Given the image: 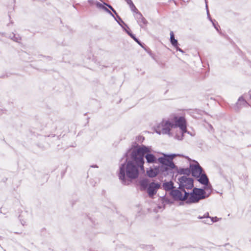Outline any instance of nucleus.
I'll use <instances>...</instances> for the list:
<instances>
[{
	"instance_id": "9d476101",
	"label": "nucleus",
	"mask_w": 251,
	"mask_h": 251,
	"mask_svg": "<svg viewBox=\"0 0 251 251\" xmlns=\"http://www.w3.org/2000/svg\"><path fill=\"white\" fill-rule=\"evenodd\" d=\"M161 187V184L159 182L152 181L148 186L147 191L150 198H153L156 194L157 190Z\"/></svg>"
},
{
	"instance_id": "c756f323",
	"label": "nucleus",
	"mask_w": 251,
	"mask_h": 251,
	"mask_svg": "<svg viewBox=\"0 0 251 251\" xmlns=\"http://www.w3.org/2000/svg\"><path fill=\"white\" fill-rule=\"evenodd\" d=\"M213 24V25L214 26L215 28L218 31L219 29H218V27L216 25L215 23V21H213V20L212 21H211Z\"/></svg>"
},
{
	"instance_id": "79ce46f5",
	"label": "nucleus",
	"mask_w": 251,
	"mask_h": 251,
	"mask_svg": "<svg viewBox=\"0 0 251 251\" xmlns=\"http://www.w3.org/2000/svg\"><path fill=\"white\" fill-rule=\"evenodd\" d=\"M141 209H140V208H139V211H138V212H139H139H140V210H141Z\"/></svg>"
},
{
	"instance_id": "393cba45",
	"label": "nucleus",
	"mask_w": 251,
	"mask_h": 251,
	"mask_svg": "<svg viewBox=\"0 0 251 251\" xmlns=\"http://www.w3.org/2000/svg\"><path fill=\"white\" fill-rule=\"evenodd\" d=\"M102 4L104 6H106L107 7H108L111 11H112L114 9L113 7L108 3L103 2V3Z\"/></svg>"
},
{
	"instance_id": "423d86ee",
	"label": "nucleus",
	"mask_w": 251,
	"mask_h": 251,
	"mask_svg": "<svg viewBox=\"0 0 251 251\" xmlns=\"http://www.w3.org/2000/svg\"><path fill=\"white\" fill-rule=\"evenodd\" d=\"M144 158L146 159L147 162L149 164L156 163L157 160L155 156L151 153V147L142 145V172L144 171Z\"/></svg>"
},
{
	"instance_id": "2f4dec72",
	"label": "nucleus",
	"mask_w": 251,
	"mask_h": 251,
	"mask_svg": "<svg viewBox=\"0 0 251 251\" xmlns=\"http://www.w3.org/2000/svg\"><path fill=\"white\" fill-rule=\"evenodd\" d=\"M88 2L90 4H93L94 2V0H88Z\"/></svg>"
},
{
	"instance_id": "f704fd0d",
	"label": "nucleus",
	"mask_w": 251,
	"mask_h": 251,
	"mask_svg": "<svg viewBox=\"0 0 251 251\" xmlns=\"http://www.w3.org/2000/svg\"><path fill=\"white\" fill-rule=\"evenodd\" d=\"M248 94L250 96V98L251 99V90L248 92Z\"/></svg>"
},
{
	"instance_id": "4c0bfd02",
	"label": "nucleus",
	"mask_w": 251,
	"mask_h": 251,
	"mask_svg": "<svg viewBox=\"0 0 251 251\" xmlns=\"http://www.w3.org/2000/svg\"><path fill=\"white\" fill-rule=\"evenodd\" d=\"M21 223H22V224L23 225H25V222H21Z\"/></svg>"
},
{
	"instance_id": "dca6fc26",
	"label": "nucleus",
	"mask_w": 251,
	"mask_h": 251,
	"mask_svg": "<svg viewBox=\"0 0 251 251\" xmlns=\"http://www.w3.org/2000/svg\"><path fill=\"white\" fill-rule=\"evenodd\" d=\"M249 105H250L249 103L245 100L243 96L239 97L236 103V106L238 109Z\"/></svg>"
},
{
	"instance_id": "7ed1b4c3",
	"label": "nucleus",
	"mask_w": 251,
	"mask_h": 251,
	"mask_svg": "<svg viewBox=\"0 0 251 251\" xmlns=\"http://www.w3.org/2000/svg\"><path fill=\"white\" fill-rule=\"evenodd\" d=\"M188 196L187 198L186 203H196L200 201L203 200L209 196L206 195V192L203 189L195 187L190 193L188 192Z\"/></svg>"
},
{
	"instance_id": "b1692460",
	"label": "nucleus",
	"mask_w": 251,
	"mask_h": 251,
	"mask_svg": "<svg viewBox=\"0 0 251 251\" xmlns=\"http://www.w3.org/2000/svg\"><path fill=\"white\" fill-rule=\"evenodd\" d=\"M135 185L138 191H141V178L138 180Z\"/></svg>"
},
{
	"instance_id": "f03ea898",
	"label": "nucleus",
	"mask_w": 251,
	"mask_h": 251,
	"mask_svg": "<svg viewBox=\"0 0 251 251\" xmlns=\"http://www.w3.org/2000/svg\"><path fill=\"white\" fill-rule=\"evenodd\" d=\"M163 156L157 159V161L161 164L158 166L159 174L164 176L171 175L173 174V169H177V167L173 162V159L177 156H180L179 154H166L163 153Z\"/></svg>"
},
{
	"instance_id": "1a4fd4ad",
	"label": "nucleus",
	"mask_w": 251,
	"mask_h": 251,
	"mask_svg": "<svg viewBox=\"0 0 251 251\" xmlns=\"http://www.w3.org/2000/svg\"><path fill=\"white\" fill-rule=\"evenodd\" d=\"M182 192L180 189H174L170 191V195L175 201H185L186 203L187 198L188 196V192H183L184 194L183 195Z\"/></svg>"
},
{
	"instance_id": "37998d69",
	"label": "nucleus",
	"mask_w": 251,
	"mask_h": 251,
	"mask_svg": "<svg viewBox=\"0 0 251 251\" xmlns=\"http://www.w3.org/2000/svg\"><path fill=\"white\" fill-rule=\"evenodd\" d=\"M139 206V205H136V207H138Z\"/></svg>"
},
{
	"instance_id": "c85d7f7f",
	"label": "nucleus",
	"mask_w": 251,
	"mask_h": 251,
	"mask_svg": "<svg viewBox=\"0 0 251 251\" xmlns=\"http://www.w3.org/2000/svg\"><path fill=\"white\" fill-rule=\"evenodd\" d=\"M175 49L176 50L179 51L181 52L184 53V51L181 49L180 48H179L178 45H177V46L175 47Z\"/></svg>"
},
{
	"instance_id": "412c9836",
	"label": "nucleus",
	"mask_w": 251,
	"mask_h": 251,
	"mask_svg": "<svg viewBox=\"0 0 251 251\" xmlns=\"http://www.w3.org/2000/svg\"><path fill=\"white\" fill-rule=\"evenodd\" d=\"M9 38L14 42L17 43H20L21 40V37L19 36V35L16 36L14 33H12V35H10Z\"/></svg>"
},
{
	"instance_id": "aec40b11",
	"label": "nucleus",
	"mask_w": 251,
	"mask_h": 251,
	"mask_svg": "<svg viewBox=\"0 0 251 251\" xmlns=\"http://www.w3.org/2000/svg\"><path fill=\"white\" fill-rule=\"evenodd\" d=\"M177 170V172L180 175H186L189 176L191 174L190 169L189 168H180Z\"/></svg>"
},
{
	"instance_id": "f8f14e48",
	"label": "nucleus",
	"mask_w": 251,
	"mask_h": 251,
	"mask_svg": "<svg viewBox=\"0 0 251 251\" xmlns=\"http://www.w3.org/2000/svg\"><path fill=\"white\" fill-rule=\"evenodd\" d=\"M131 10L134 13V17L137 19V21L139 24V25L141 27V21L140 20V17L138 16H141V13L137 8L135 7L134 3L132 2L129 5Z\"/></svg>"
},
{
	"instance_id": "9b49d317",
	"label": "nucleus",
	"mask_w": 251,
	"mask_h": 251,
	"mask_svg": "<svg viewBox=\"0 0 251 251\" xmlns=\"http://www.w3.org/2000/svg\"><path fill=\"white\" fill-rule=\"evenodd\" d=\"M190 168L192 175L196 177H199L200 176L203 171L202 168L201 167L198 162H196V164L191 165Z\"/></svg>"
},
{
	"instance_id": "f257e3e1",
	"label": "nucleus",
	"mask_w": 251,
	"mask_h": 251,
	"mask_svg": "<svg viewBox=\"0 0 251 251\" xmlns=\"http://www.w3.org/2000/svg\"><path fill=\"white\" fill-rule=\"evenodd\" d=\"M125 161L122 163L117 176L123 185H130L139 177L141 170V146L134 143L131 148L125 154Z\"/></svg>"
},
{
	"instance_id": "2eb2a0df",
	"label": "nucleus",
	"mask_w": 251,
	"mask_h": 251,
	"mask_svg": "<svg viewBox=\"0 0 251 251\" xmlns=\"http://www.w3.org/2000/svg\"><path fill=\"white\" fill-rule=\"evenodd\" d=\"M159 174L158 166H154L153 168H150L147 171V175L149 177H154Z\"/></svg>"
},
{
	"instance_id": "e433bc0d",
	"label": "nucleus",
	"mask_w": 251,
	"mask_h": 251,
	"mask_svg": "<svg viewBox=\"0 0 251 251\" xmlns=\"http://www.w3.org/2000/svg\"><path fill=\"white\" fill-rule=\"evenodd\" d=\"M142 188H143L144 187V181L142 180Z\"/></svg>"
},
{
	"instance_id": "0eeeda50",
	"label": "nucleus",
	"mask_w": 251,
	"mask_h": 251,
	"mask_svg": "<svg viewBox=\"0 0 251 251\" xmlns=\"http://www.w3.org/2000/svg\"><path fill=\"white\" fill-rule=\"evenodd\" d=\"M179 187L182 192H186L185 189H191L194 187V180L192 178L182 176L178 178Z\"/></svg>"
},
{
	"instance_id": "ea45409f",
	"label": "nucleus",
	"mask_w": 251,
	"mask_h": 251,
	"mask_svg": "<svg viewBox=\"0 0 251 251\" xmlns=\"http://www.w3.org/2000/svg\"><path fill=\"white\" fill-rule=\"evenodd\" d=\"M0 34H1L2 35H4V33H3L0 32Z\"/></svg>"
},
{
	"instance_id": "a19ab883",
	"label": "nucleus",
	"mask_w": 251,
	"mask_h": 251,
	"mask_svg": "<svg viewBox=\"0 0 251 251\" xmlns=\"http://www.w3.org/2000/svg\"><path fill=\"white\" fill-rule=\"evenodd\" d=\"M142 142L143 141V140H144V138L142 136Z\"/></svg>"
},
{
	"instance_id": "58836bf2",
	"label": "nucleus",
	"mask_w": 251,
	"mask_h": 251,
	"mask_svg": "<svg viewBox=\"0 0 251 251\" xmlns=\"http://www.w3.org/2000/svg\"><path fill=\"white\" fill-rule=\"evenodd\" d=\"M138 139H139L140 138H141V136L140 135H139L138 137H137Z\"/></svg>"
},
{
	"instance_id": "a878e982",
	"label": "nucleus",
	"mask_w": 251,
	"mask_h": 251,
	"mask_svg": "<svg viewBox=\"0 0 251 251\" xmlns=\"http://www.w3.org/2000/svg\"><path fill=\"white\" fill-rule=\"evenodd\" d=\"M205 2H206V10H207V16H208V18L209 19V20L210 21H212V19L210 18V14H209V11L208 10V7H207V2H206V1L205 0Z\"/></svg>"
},
{
	"instance_id": "5701e85b",
	"label": "nucleus",
	"mask_w": 251,
	"mask_h": 251,
	"mask_svg": "<svg viewBox=\"0 0 251 251\" xmlns=\"http://www.w3.org/2000/svg\"><path fill=\"white\" fill-rule=\"evenodd\" d=\"M142 28H143L145 30H147V28L146 27L147 25L148 24V21L142 16Z\"/></svg>"
},
{
	"instance_id": "20e7f679",
	"label": "nucleus",
	"mask_w": 251,
	"mask_h": 251,
	"mask_svg": "<svg viewBox=\"0 0 251 251\" xmlns=\"http://www.w3.org/2000/svg\"><path fill=\"white\" fill-rule=\"evenodd\" d=\"M173 122L170 120L163 119L155 127L156 133L158 134H167L169 136H173L172 133L171 132L173 128Z\"/></svg>"
},
{
	"instance_id": "4be33fe9",
	"label": "nucleus",
	"mask_w": 251,
	"mask_h": 251,
	"mask_svg": "<svg viewBox=\"0 0 251 251\" xmlns=\"http://www.w3.org/2000/svg\"><path fill=\"white\" fill-rule=\"evenodd\" d=\"M142 48H143L147 52V53L150 55V56L154 60L156 61V60L155 58L154 54L152 53L151 50L150 49H147L146 47H145L142 44Z\"/></svg>"
},
{
	"instance_id": "cd10ccee",
	"label": "nucleus",
	"mask_w": 251,
	"mask_h": 251,
	"mask_svg": "<svg viewBox=\"0 0 251 251\" xmlns=\"http://www.w3.org/2000/svg\"><path fill=\"white\" fill-rule=\"evenodd\" d=\"M176 134L175 136V138L177 140H178V139L177 138V135H180V132H179V128L178 129V130L177 129H176Z\"/></svg>"
},
{
	"instance_id": "7c9ffc66",
	"label": "nucleus",
	"mask_w": 251,
	"mask_h": 251,
	"mask_svg": "<svg viewBox=\"0 0 251 251\" xmlns=\"http://www.w3.org/2000/svg\"><path fill=\"white\" fill-rule=\"evenodd\" d=\"M125 0L127 2V3L128 5L130 4V3L133 2L131 0Z\"/></svg>"
},
{
	"instance_id": "4468645a",
	"label": "nucleus",
	"mask_w": 251,
	"mask_h": 251,
	"mask_svg": "<svg viewBox=\"0 0 251 251\" xmlns=\"http://www.w3.org/2000/svg\"><path fill=\"white\" fill-rule=\"evenodd\" d=\"M198 180L200 183L205 185L204 189H211V186H208L209 183V180L205 174H201L200 176H199Z\"/></svg>"
},
{
	"instance_id": "a211bd4d",
	"label": "nucleus",
	"mask_w": 251,
	"mask_h": 251,
	"mask_svg": "<svg viewBox=\"0 0 251 251\" xmlns=\"http://www.w3.org/2000/svg\"><path fill=\"white\" fill-rule=\"evenodd\" d=\"M124 30L132 39H133L136 43H137L138 45L141 46V41L137 38H136V36L132 33L129 27L128 28H127L125 27L124 28Z\"/></svg>"
},
{
	"instance_id": "c03bdc74",
	"label": "nucleus",
	"mask_w": 251,
	"mask_h": 251,
	"mask_svg": "<svg viewBox=\"0 0 251 251\" xmlns=\"http://www.w3.org/2000/svg\"><path fill=\"white\" fill-rule=\"evenodd\" d=\"M100 0V1H102V0Z\"/></svg>"
},
{
	"instance_id": "72a5a7b5",
	"label": "nucleus",
	"mask_w": 251,
	"mask_h": 251,
	"mask_svg": "<svg viewBox=\"0 0 251 251\" xmlns=\"http://www.w3.org/2000/svg\"><path fill=\"white\" fill-rule=\"evenodd\" d=\"M92 168H98V166L97 165H93L91 166Z\"/></svg>"
},
{
	"instance_id": "bb28decb",
	"label": "nucleus",
	"mask_w": 251,
	"mask_h": 251,
	"mask_svg": "<svg viewBox=\"0 0 251 251\" xmlns=\"http://www.w3.org/2000/svg\"><path fill=\"white\" fill-rule=\"evenodd\" d=\"M162 200L164 202H166L167 203H171V202L169 200V199H168L167 198H166L165 196H164L162 198Z\"/></svg>"
},
{
	"instance_id": "6ab92c4d",
	"label": "nucleus",
	"mask_w": 251,
	"mask_h": 251,
	"mask_svg": "<svg viewBox=\"0 0 251 251\" xmlns=\"http://www.w3.org/2000/svg\"><path fill=\"white\" fill-rule=\"evenodd\" d=\"M170 42L173 47H176L178 45L177 40L175 39V35L173 31L170 32Z\"/></svg>"
},
{
	"instance_id": "473e14b6",
	"label": "nucleus",
	"mask_w": 251,
	"mask_h": 251,
	"mask_svg": "<svg viewBox=\"0 0 251 251\" xmlns=\"http://www.w3.org/2000/svg\"><path fill=\"white\" fill-rule=\"evenodd\" d=\"M112 11L116 15V16L118 15L116 11L114 9Z\"/></svg>"
},
{
	"instance_id": "f3484780",
	"label": "nucleus",
	"mask_w": 251,
	"mask_h": 251,
	"mask_svg": "<svg viewBox=\"0 0 251 251\" xmlns=\"http://www.w3.org/2000/svg\"><path fill=\"white\" fill-rule=\"evenodd\" d=\"M162 187L166 191H172L174 189V182L172 181L165 182L162 184Z\"/></svg>"
},
{
	"instance_id": "39448f33",
	"label": "nucleus",
	"mask_w": 251,
	"mask_h": 251,
	"mask_svg": "<svg viewBox=\"0 0 251 251\" xmlns=\"http://www.w3.org/2000/svg\"><path fill=\"white\" fill-rule=\"evenodd\" d=\"M173 122V128L174 129L179 128V132L180 135H177L178 140H181L183 138V134L187 131L186 128V122L185 118L180 116L178 118L175 117L174 118V122Z\"/></svg>"
},
{
	"instance_id": "c9c22d12",
	"label": "nucleus",
	"mask_w": 251,
	"mask_h": 251,
	"mask_svg": "<svg viewBox=\"0 0 251 251\" xmlns=\"http://www.w3.org/2000/svg\"><path fill=\"white\" fill-rule=\"evenodd\" d=\"M214 218V221H216V222L218 221L217 219V217H213Z\"/></svg>"
},
{
	"instance_id": "6e6552de",
	"label": "nucleus",
	"mask_w": 251,
	"mask_h": 251,
	"mask_svg": "<svg viewBox=\"0 0 251 251\" xmlns=\"http://www.w3.org/2000/svg\"><path fill=\"white\" fill-rule=\"evenodd\" d=\"M95 3L97 7L103 10L106 13L112 16L123 29L125 27L128 28V25L122 20L119 15H117L116 17H115L113 13L106 6H104L102 4L97 1H96Z\"/></svg>"
},
{
	"instance_id": "ddd939ff",
	"label": "nucleus",
	"mask_w": 251,
	"mask_h": 251,
	"mask_svg": "<svg viewBox=\"0 0 251 251\" xmlns=\"http://www.w3.org/2000/svg\"><path fill=\"white\" fill-rule=\"evenodd\" d=\"M198 218L199 219H205V220H203L202 222L207 225H211L213 223L216 222V221L214 220L213 217L209 216L208 212L205 213L202 216H198Z\"/></svg>"
}]
</instances>
